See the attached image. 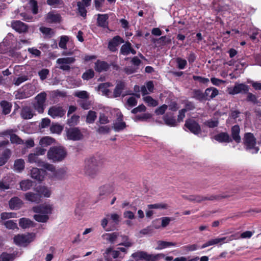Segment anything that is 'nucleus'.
<instances>
[{
	"label": "nucleus",
	"instance_id": "36",
	"mask_svg": "<svg viewBox=\"0 0 261 261\" xmlns=\"http://www.w3.org/2000/svg\"><path fill=\"white\" fill-rule=\"evenodd\" d=\"M125 87V84L124 83L120 82H118L114 90L113 96L114 97H117L121 95L123 90L124 89Z\"/></svg>",
	"mask_w": 261,
	"mask_h": 261
},
{
	"label": "nucleus",
	"instance_id": "39",
	"mask_svg": "<svg viewBox=\"0 0 261 261\" xmlns=\"http://www.w3.org/2000/svg\"><path fill=\"white\" fill-rule=\"evenodd\" d=\"M157 243L158 247L156 248L157 250H161L171 246L174 247L176 245L175 243L163 241H159Z\"/></svg>",
	"mask_w": 261,
	"mask_h": 261
},
{
	"label": "nucleus",
	"instance_id": "58",
	"mask_svg": "<svg viewBox=\"0 0 261 261\" xmlns=\"http://www.w3.org/2000/svg\"><path fill=\"white\" fill-rule=\"evenodd\" d=\"M204 124L210 128H214L218 125V121L217 119L213 118L205 121Z\"/></svg>",
	"mask_w": 261,
	"mask_h": 261
},
{
	"label": "nucleus",
	"instance_id": "8",
	"mask_svg": "<svg viewBox=\"0 0 261 261\" xmlns=\"http://www.w3.org/2000/svg\"><path fill=\"white\" fill-rule=\"evenodd\" d=\"M53 210V205L46 203L33 207V211L34 212L36 213H42L46 215L50 214Z\"/></svg>",
	"mask_w": 261,
	"mask_h": 261
},
{
	"label": "nucleus",
	"instance_id": "20",
	"mask_svg": "<svg viewBox=\"0 0 261 261\" xmlns=\"http://www.w3.org/2000/svg\"><path fill=\"white\" fill-rule=\"evenodd\" d=\"M120 233L114 232L113 233H106L102 235L103 240L108 241L111 244L116 243L117 239L119 237Z\"/></svg>",
	"mask_w": 261,
	"mask_h": 261
},
{
	"label": "nucleus",
	"instance_id": "40",
	"mask_svg": "<svg viewBox=\"0 0 261 261\" xmlns=\"http://www.w3.org/2000/svg\"><path fill=\"white\" fill-rule=\"evenodd\" d=\"M108 15L107 14H98L97 18V23L98 25L102 27H106L107 25V19Z\"/></svg>",
	"mask_w": 261,
	"mask_h": 261
},
{
	"label": "nucleus",
	"instance_id": "56",
	"mask_svg": "<svg viewBox=\"0 0 261 261\" xmlns=\"http://www.w3.org/2000/svg\"><path fill=\"white\" fill-rule=\"evenodd\" d=\"M4 225L8 229H14L18 228L17 223L14 220H8L4 223Z\"/></svg>",
	"mask_w": 261,
	"mask_h": 261
},
{
	"label": "nucleus",
	"instance_id": "21",
	"mask_svg": "<svg viewBox=\"0 0 261 261\" xmlns=\"http://www.w3.org/2000/svg\"><path fill=\"white\" fill-rule=\"evenodd\" d=\"M25 199L31 202L39 203L41 201V196L38 193L28 192L24 195Z\"/></svg>",
	"mask_w": 261,
	"mask_h": 261
},
{
	"label": "nucleus",
	"instance_id": "5",
	"mask_svg": "<svg viewBox=\"0 0 261 261\" xmlns=\"http://www.w3.org/2000/svg\"><path fill=\"white\" fill-rule=\"evenodd\" d=\"M46 98V94L45 92L39 93L35 97L36 102L34 104V107L39 113H42L44 112Z\"/></svg>",
	"mask_w": 261,
	"mask_h": 261
},
{
	"label": "nucleus",
	"instance_id": "29",
	"mask_svg": "<svg viewBox=\"0 0 261 261\" xmlns=\"http://www.w3.org/2000/svg\"><path fill=\"white\" fill-rule=\"evenodd\" d=\"M36 192L41 196L45 197H49L51 195V191L50 189L45 186H38L36 188Z\"/></svg>",
	"mask_w": 261,
	"mask_h": 261
},
{
	"label": "nucleus",
	"instance_id": "61",
	"mask_svg": "<svg viewBox=\"0 0 261 261\" xmlns=\"http://www.w3.org/2000/svg\"><path fill=\"white\" fill-rule=\"evenodd\" d=\"M50 131L53 133L60 134L63 130V127L59 124H54L50 127Z\"/></svg>",
	"mask_w": 261,
	"mask_h": 261
},
{
	"label": "nucleus",
	"instance_id": "19",
	"mask_svg": "<svg viewBox=\"0 0 261 261\" xmlns=\"http://www.w3.org/2000/svg\"><path fill=\"white\" fill-rule=\"evenodd\" d=\"M11 26L13 29L19 33L25 32L28 30L27 25L19 20L12 21Z\"/></svg>",
	"mask_w": 261,
	"mask_h": 261
},
{
	"label": "nucleus",
	"instance_id": "13",
	"mask_svg": "<svg viewBox=\"0 0 261 261\" xmlns=\"http://www.w3.org/2000/svg\"><path fill=\"white\" fill-rule=\"evenodd\" d=\"M13 175L12 173L7 174L0 181V189L3 190L10 188V184L12 182Z\"/></svg>",
	"mask_w": 261,
	"mask_h": 261
},
{
	"label": "nucleus",
	"instance_id": "46",
	"mask_svg": "<svg viewBox=\"0 0 261 261\" xmlns=\"http://www.w3.org/2000/svg\"><path fill=\"white\" fill-rule=\"evenodd\" d=\"M214 139L219 142H226L228 141V135L226 133H221L215 135Z\"/></svg>",
	"mask_w": 261,
	"mask_h": 261
},
{
	"label": "nucleus",
	"instance_id": "4",
	"mask_svg": "<svg viewBox=\"0 0 261 261\" xmlns=\"http://www.w3.org/2000/svg\"><path fill=\"white\" fill-rule=\"evenodd\" d=\"M35 233H34L18 234L14 237V242L16 245L25 246L32 242L35 239Z\"/></svg>",
	"mask_w": 261,
	"mask_h": 261
},
{
	"label": "nucleus",
	"instance_id": "18",
	"mask_svg": "<svg viewBox=\"0 0 261 261\" xmlns=\"http://www.w3.org/2000/svg\"><path fill=\"white\" fill-rule=\"evenodd\" d=\"M44 175L45 171L42 169H39L37 168H33L31 171V177L38 181L43 180Z\"/></svg>",
	"mask_w": 261,
	"mask_h": 261
},
{
	"label": "nucleus",
	"instance_id": "28",
	"mask_svg": "<svg viewBox=\"0 0 261 261\" xmlns=\"http://www.w3.org/2000/svg\"><path fill=\"white\" fill-rule=\"evenodd\" d=\"M120 52L122 55L125 56L128 55L130 53L133 55L136 54V50L132 48L131 44L129 42H126L121 46Z\"/></svg>",
	"mask_w": 261,
	"mask_h": 261
},
{
	"label": "nucleus",
	"instance_id": "37",
	"mask_svg": "<svg viewBox=\"0 0 261 261\" xmlns=\"http://www.w3.org/2000/svg\"><path fill=\"white\" fill-rule=\"evenodd\" d=\"M111 86L109 83H105L100 84L98 87V90L101 92L102 95L109 96L110 91L108 88Z\"/></svg>",
	"mask_w": 261,
	"mask_h": 261
},
{
	"label": "nucleus",
	"instance_id": "30",
	"mask_svg": "<svg viewBox=\"0 0 261 261\" xmlns=\"http://www.w3.org/2000/svg\"><path fill=\"white\" fill-rule=\"evenodd\" d=\"M163 120L165 124L169 126L174 127L177 125V121L172 114L169 115L168 114H166L164 116Z\"/></svg>",
	"mask_w": 261,
	"mask_h": 261
},
{
	"label": "nucleus",
	"instance_id": "26",
	"mask_svg": "<svg viewBox=\"0 0 261 261\" xmlns=\"http://www.w3.org/2000/svg\"><path fill=\"white\" fill-rule=\"evenodd\" d=\"M9 204L11 210H18L21 207L23 202L19 198L14 197L10 200Z\"/></svg>",
	"mask_w": 261,
	"mask_h": 261
},
{
	"label": "nucleus",
	"instance_id": "55",
	"mask_svg": "<svg viewBox=\"0 0 261 261\" xmlns=\"http://www.w3.org/2000/svg\"><path fill=\"white\" fill-rule=\"evenodd\" d=\"M94 75V71L92 69L86 70L82 75V78L84 80H88L92 79Z\"/></svg>",
	"mask_w": 261,
	"mask_h": 261
},
{
	"label": "nucleus",
	"instance_id": "1",
	"mask_svg": "<svg viewBox=\"0 0 261 261\" xmlns=\"http://www.w3.org/2000/svg\"><path fill=\"white\" fill-rule=\"evenodd\" d=\"M67 151L62 146L52 147L49 148L47 153V157L49 160L53 162L62 161L66 156Z\"/></svg>",
	"mask_w": 261,
	"mask_h": 261
},
{
	"label": "nucleus",
	"instance_id": "62",
	"mask_svg": "<svg viewBox=\"0 0 261 261\" xmlns=\"http://www.w3.org/2000/svg\"><path fill=\"white\" fill-rule=\"evenodd\" d=\"M28 52L33 57H38L41 55V51L35 47H30L28 49Z\"/></svg>",
	"mask_w": 261,
	"mask_h": 261
},
{
	"label": "nucleus",
	"instance_id": "59",
	"mask_svg": "<svg viewBox=\"0 0 261 261\" xmlns=\"http://www.w3.org/2000/svg\"><path fill=\"white\" fill-rule=\"evenodd\" d=\"M10 141L12 143H16L18 144H23V141L18 136L13 134H11L10 136Z\"/></svg>",
	"mask_w": 261,
	"mask_h": 261
},
{
	"label": "nucleus",
	"instance_id": "14",
	"mask_svg": "<svg viewBox=\"0 0 261 261\" xmlns=\"http://www.w3.org/2000/svg\"><path fill=\"white\" fill-rule=\"evenodd\" d=\"M189 200L196 202H201L205 200H214L217 198L216 196H204L201 195H191L187 198Z\"/></svg>",
	"mask_w": 261,
	"mask_h": 261
},
{
	"label": "nucleus",
	"instance_id": "25",
	"mask_svg": "<svg viewBox=\"0 0 261 261\" xmlns=\"http://www.w3.org/2000/svg\"><path fill=\"white\" fill-rule=\"evenodd\" d=\"M20 116L24 119H30L34 116V112L31 107L25 106L21 109Z\"/></svg>",
	"mask_w": 261,
	"mask_h": 261
},
{
	"label": "nucleus",
	"instance_id": "27",
	"mask_svg": "<svg viewBox=\"0 0 261 261\" xmlns=\"http://www.w3.org/2000/svg\"><path fill=\"white\" fill-rule=\"evenodd\" d=\"M249 91V87L247 85L244 84H237L234 87L232 91L231 92L232 94L239 93H246Z\"/></svg>",
	"mask_w": 261,
	"mask_h": 261
},
{
	"label": "nucleus",
	"instance_id": "41",
	"mask_svg": "<svg viewBox=\"0 0 261 261\" xmlns=\"http://www.w3.org/2000/svg\"><path fill=\"white\" fill-rule=\"evenodd\" d=\"M54 142V139L50 137L46 136L41 138L39 141V145L42 147H45L51 145Z\"/></svg>",
	"mask_w": 261,
	"mask_h": 261
},
{
	"label": "nucleus",
	"instance_id": "11",
	"mask_svg": "<svg viewBox=\"0 0 261 261\" xmlns=\"http://www.w3.org/2000/svg\"><path fill=\"white\" fill-rule=\"evenodd\" d=\"M34 93V87L31 85H29L25 87L23 93L18 92L15 96L17 99H23L31 96Z\"/></svg>",
	"mask_w": 261,
	"mask_h": 261
},
{
	"label": "nucleus",
	"instance_id": "10",
	"mask_svg": "<svg viewBox=\"0 0 261 261\" xmlns=\"http://www.w3.org/2000/svg\"><path fill=\"white\" fill-rule=\"evenodd\" d=\"M102 165V161L97 156H92L87 158L84 166L98 168Z\"/></svg>",
	"mask_w": 261,
	"mask_h": 261
},
{
	"label": "nucleus",
	"instance_id": "52",
	"mask_svg": "<svg viewBox=\"0 0 261 261\" xmlns=\"http://www.w3.org/2000/svg\"><path fill=\"white\" fill-rule=\"evenodd\" d=\"M97 117L96 113L93 111H89L86 118V122L88 123H93Z\"/></svg>",
	"mask_w": 261,
	"mask_h": 261
},
{
	"label": "nucleus",
	"instance_id": "44",
	"mask_svg": "<svg viewBox=\"0 0 261 261\" xmlns=\"http://www.w3.org/2000/svg\"><path fill=\"white\" fill-rule=\"evenodd\" d=\"M34 219L38 222L45 223L49 219V217L42 213H37L34 215Z\"/></svg>",
	"mask_w": 261,
	"mask_h": 261
},
{
	"label": "nucleus",
	"instance_id": "64",
	"mask_svg": "<svg viewBox=\"0 0 261 261\" xmlns=\"http://www.w3.org/2000/svg\"><path fill=\"white\" fill-rule=\"evenodd\" d=\"M78 102L80 106L85 110H88L90 108V102L88 99L85 100H79Z\"/></svg>",
	"mask_w": 261,
	"mask_h": 261
},
{
	"label": "nucleus",
	"instance_id": "42",
	"mask_svg": "<svg viewBox=\"0 0 261 261\" xmlns=\"http://www.w3.org/2000/svg\"><path fill=\"white\" fill-rule=\"evenodd\" d=\"M165 255L163 253H159L156 255H149L145 253L144 259L147 261H157L161 258H164Z\"/></svg>",
	"mask_w": 261,
	"mask_h": 261
},
{
	"label": "nucleus",
	"instance_id": "12",
	"mask_svg": "<svg viewBox=\"0 0 261 261\" xmlns=\"http://www.w3.org/2000/svg\"><path fill=\"white\" fill-rule=\"evenodd\" d=\"M66 135L68 139L72 140H79L82 136L80 130L76 127L68 129Z\"/></svg>",
	"mask_w": 261,
	"mask_h": 261
},
{
	"label": "nucleus",
	"instance_id": "24",
	"mask_svg": "<svg viewBox=\"0 0 261 261\" xmlns=\"http://www.w3.org/2000/svg\"><path fill=\"white\" fill-rule=\"evenodd\" d=\"M84 174L89 178H95L98 173V168L84 166Z\"/></svg>",
	"mask_w": 261,
	"mask_h": 261
},
{
	"label": "nucleus",
	"instance_id": "15",
	"mask_svg": "<svg viewBox=\"0 0 261 261\" xmlns=\"http://www.w3.org/2000/svg\"><path fill=\"white\" fill-rule=\"evenodd\" d=\"M128 94L130 95L131 96L127 98L125 107L127 109H130L137 105V98H139L140 97V94L139 93H129Z\"/></svg>",
	"mask_w": 261,
	"mask_h": 261
},
{
	"label": "nucleus",
	"instance_id": "33",
	"mask_svg": "<svg viewBox=\"0 0 261 261\" xmlns=\"http://www.w3.org/2000/svg\"><path fill=\"white\" fill-rule=\"evenodd\" d=\"M46 21L48 22H59L61 20V16L53 12H49L46 16Z\"/></svg>",
	"mask_w": 261,
	"mask_h": 261
},
{
	"label": "nucleus",
	"instance_id": "43",
	"mask_svg": "<svg viewBox=\"0 0 261 261\" xmlns=\"http://www.w3.org/2000/svg\"><path fill=\"white\" fill-rule=\"evenodd\" d=\"M10 150L9 149H6L3 153L0 155V166H3L7 162L10 156Z\"/></svg>",
	"mask_w": 261,
	"mask_h": 261
},
{
	"label": "nucleus",
	"instance_id": "16",
	"mask_svg": "<svg viewBox=\"0 0 261 261\" xmlns=\"http://www.w3.org/2000/svg\"><path fill=\"white\" fill-rule=\"evenodd\" d=\"M122 117V115L120 114L113 123V128L116 132L121 131L126 127V124L123 121Z\"/></svg>",
	"mask_w": 261,
	"mask_h": 261
},
{
	"label": "nucleus",
	"instance_id": "60",
	"mask_svg": "<svg viewBox=\"0 0 261 261\" xmlns=\"http://www.w3.org/2000/svg\"><path fill=\"white\" fill-rule=\"evenodd\" d=\"M28 80V77L27 75H21L17 78H15L14 81V84L16 86H19L21 83L24 82Z\"/></svg>",
	"mask_w": 261,
	"mask_h": 261
},
{
	"label": "nucleus",
	"instance_id": "6",
	"mask_svg": "<svg viewBox=\"0 0 261 261\" xmlns=\"http://www.w3.org/2000/svg\"><path fill=\"white\" fill-rule=\"evenodd\" d=\"M75 59L74 57L61 58L57 60L56 63L59 65V68L64 71L69 70V64L74 62Z\"/></svg>",
	"mask_w": 261,
	"mask_h": 261
},
{
	"label": "nucleus",
	"instance_id": "53",
	"mask_svg": "<svg viewBox=\"0 0 261 261\" xmlns=\"http://www.w3.org/2000/svg\"><path fill=\"white\" fill-rule=\"evenodd\" d=\"M176 62L177 65V67L179 69H185L187 65V60L180 57H178L176 59Z\"/></svg>",
	"mask_w": 261,
	"mask_h": 261
},
{
	"label": "nucleus",
	"instance_id": "22",
	"mask_svg": "<svg viewBox=\"0 0 261 261\" xmlns=\"http://www.w3.org/2000/svg\"><path fill=\"white\" fill-rule=\"evenodd\" d=\"M226 239V238L225 237H222L220 238H217L211 239L206 242L205 243L203 244L200 247V249H203L208 246L217 244L221 245L222 244L224 243V240H225Z\"/></svg>",
	"mask_w": 261,
	"mask_h": 261
},
{
	"label": "nucleus",
	"instance_id": "48",
	"mask_svg": "<svg viewBox=\"0 0 261 261\" xmlns=\"http://www.w3.org/2000/svg\"><path fill=\"white\" fill-rule=\"evenodd\" d=\"M144 102L149 107H155L158 105V102L150 96H144L143 98Z\"/></svg>",
	"mask_w": 261,
	"mask_h": 261
},
{
	"label": "nucleus",
	"instance_id": "49",
	"mask_svg": "<svg viewBox=\"0 0 261 261\" xmlns=\"http://www.w3.org/2000/svg\"><path fill=\"white\" fill-rule=\"evenodd\" d=\"M52 172L54 173L55 177L58 179L62 180L66 178V172L63 169H59L56 171L55 169V171Z\"/></svg>",
	"mask_w": 261,
	"mask_h": 261
},
{
	"label": "nucleus",
	"instance_id": "23",
	"mask_svg": "<svg viewBox=\"0 0 261 261\" xmlns=\"http://www.w3.org/2000/svg\"><path fill=\"white\" fill-rule=\"evenodd\" d=\"M240 128L239 125H236L231 128V138L232 140L234 141L237 143L241 142V138L240 136Z\"/></svg>",
	"mask_w": 261,
	"mask_h": 261
},
{
	"label": "nucleus",
	"instance_id": "45",
	"mask_svg": "<svg viewBox=\"0 0 261 261\" xmlns=\"http://www.w3.org/2000/svg\"><path fill=\"white\" fill-rule=\"evenodd\" d=\"M1 106L2 108V112L4 114L7 115L10 112L12 106L8 101H2L1 102Z\"/></svg>",
	"mask_w": 261,
	"mask_h": 261
},
{
	"label": "nucleus",
	"instance_id": "50",
	"mask_svg": "<svg viewBox=\"0 0 261 261\" xmlns=\"http://www.w3.org/2000/svg\"><path fill=\"white\" fill-rule=\"evenodd\" d=\"M39 30L42 33L48 38L52 37L54 34L53 30L49 28L41 27Z\"/></svg>",
	"mask_w": 261,
	"mask_h": 261
},
{
	"label": "nucleus",
	"instance_id": "32",
	"mask_svg": "<svg viewBox=\"0 0 261 261\" xmlns=\"http://www.w3.org/2000/svg\"><path fill=\"white\" fill-rule=\"evenodd\" d=\"M218 94V90L213 87L207 88L204 92V98L210 99L215 97Z\"/></svg>",
	"mask_w": 261,
	"mask_h": 261
},
{
	"label": "nucleus",
	"instance_id": "57",
	"mask_svg": "<svg viewBox=\"0 0 261 261\" xmlns=\"http://www.w3.org/2000/svg\"><path fill=\"white\" fill-rule=\"evenodd\" d=\"M150 117V115L149 114H143L141 115H138L135 116L133 118V120L135 121H145Z\"/></svg>",
	"mask_w": 261,
	"mask_h": 261
},
{
	"label": "nucleus",
	"instance_id": "31",
	"mask_svg": "<svg viewBox=\"0 0 261 261\" xmlns=\"http://www.w3.org/2000/svg\"><path fill=\"white\" fill-rule=\"evenodd\" d=\"M19 225L21 228L23 229H26L33 227L34 225V223L29 218H22L19 220Z\"/></svg>",
	"mask_w": 261,
	"mask_h": 261
},
{
	"label": "nucleus",
	"instance_id": "3",
	"mask_svg": "<svg viewBox=\"0 0 261 261\" xmlns=\"http://www.w3.org/2000/svg\"><path fill=\"white\" fill-rule=\"evenodd\" d=\"M245 146L251 153H256L259 150L256 146V139L253 135L250 133H246L243 138Z\"/></svg>",
	"mask_w": 261,
	"mask_h": 261
},
{
	"label": "nucleus",
	"instance_id": "17",
	"mask_svg": "<svg viewBox=\"0 0 261 261\" xmlns=\"http://www.w3.org/2000/svg\"><path fill=\"white\" fill-rule=\"evenodd\" d=\"M123 42V40L120 36H115L112 40L109 41L108 48L111 51H115L117 49V47Z\"/></svg>",
	"mask_w": 261,
	"mask_h": 261
},
{
	"label": "nucleus",
	"instance_id": "34",
	"mask_svg": "<svg viewBox=\"0 0 261 261\" xmlns=\"http://www.w3.org/2000/svg\"><path fill=\"white\" fill-rule=\"evenodd\" d=\"M25 162L23 159L16 160L14 164V170L17 172H21L24 169Z\"/></svg>",
	"mask_w": 261,
	"mask_h": 261
},
{
	"label": "nucleus",
	"instance_id": "2",
	"mask_svg": "<svg viewBox=\"0 0 261 261\" xmlns=\"http://www.w3.org/2000/svg\"><path fill=\"white\" fill-rule=\"evenodd\" d=\"M28 161L30 163H35L38 166L42 167L47 171L50 172L55 171V166L53 165L40 160L35 152L29 154Z\"/></svg>",
	"mask_w": 261,
	"mask_h": 261
},
{
	"label": "nucleus",
	"instance_id": "51",
	"mask_svg": "<svg viewBox=\"0 0 261 261\" xmlns=\"http://www.w3.org/2000/svg\"><path fill=\"white\" fill-rule=\"evenodd\" d=\"M15 258L14 254L3 253L0 256V261H13Z\"/></svg>",
	"mask_w": 261,
	"mask_h": 261
},
{
	"label": "nucleus",
	"instance_id": "47",
	"mask_svg": "<svg viewBox=\"0 0 261 261\" xmlns=\"http://www.w3.org/2000/svg\"><path fill=\"white\" fill-rule=\"evenodd\" d=\"M32 186V181L29 179L23 180L20 182V187L21 190L27 191Z\"/></svg>",
	"mask_w": 261,
	"mask_h": 261
},
{
	"label": "nucleus",
	"instance_id": "35",
	"mask_svg": "<svg viewBox=\"0 0 261 261\" xmlns=\"http://www.w3.org/2000/svg\"><path fill=\"white\" fill-rule=\"evenodd\" d=\"M95 69L99 72L106 71L109 68V65L105 62L97 61L95 63Z\"/></svg>",
	"mask_w": 261,
	"mask_h": 261
},
{
	"label": "nucleus",
	"instance_id": "38",
	"mask_svg": "<svg viewBox=\"0 0 261 261\" xmlns=\"http://www.w3.org/2000/svg\"><path fill=\"white\" fill-rule=\"evenodd\" d=\"M119 237L121 238V242L119 243V245L124 246L127 248H129L133 245V243L127 236L120 234Z\"/></svg>",
	"mask_w": 261,
	"mask_h": 261
},
{
	"label": "nucleus",
	"instance_id": "63",
	"mask_svg": "<svg viewBox=\"0 0 261 261\" xmlns=\"http://www.w3.org/2000/svg\"><path fill=\"white\" fill-rule=\"evenodd\" d=\"M80 117L77 115H73L68 120V124L70 126H73L77 124L79 121Z\"/></svg>",
	"mask_w": 261,
	"mask_h": 261
},
{
	"label": "nucleus",
	"instance_id": "9",
	"mask_svg": "<svg viewBox=\"0 0 261 261\" xmlns=\"http://www.w3.org/2000/svg\"><path fill=\"white\" fill-rule=\"evenodd\" d=\"M48 114L53 118H59L65 115V111L61 107L54 106L49 108Z\"/></svg>",
	"mask_w": 261,
	"mask_h": 261
},
{
	"label": "nucleus",
	"instance_id": "54",
	"mask_svg": "<svg viewBox=\"0 0 261 261\" xmlns=\"http://www.w3.org/2000/svg\"><path fill=\"white\" fill-rule=\"evenodd\" d=\"M74 96H76L81 100H85L89 98V94L86 91H76L74 93Z\"/></svg>",
	"mask_w": 261,
	"mask_h": 261
},
{
	"label": "nucleus",
	"instance_id": "7",
	"mask_svg": "<svg viewBox=\"0 0 261 261\" xmlns=\"http://www.w3.org/2000/svg\"><path fill=\"white\" fill-rule=\"evenodd\" d=\"M185 126L195 135H198L201 133V130L199 124L193 119L187 120Z\"/></svg>",
	"mask_w": 261,
	"mask_h": 261
}]
</instances>
